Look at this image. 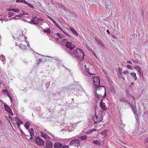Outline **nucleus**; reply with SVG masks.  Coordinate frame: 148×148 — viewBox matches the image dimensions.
I'll list each match as a JSON object with an SVG mask.
<instances>
[{
  "instance_id": "nucleus-1",
  "label": "nucleus",
  "mask_w": 148,
  "mask_h": 148,
  "mask_svg": "<svg viewBox=\"0 0 148 148\" xmlns=\"http://www.w3.org/2000/svg\"><path fill=\"white\" fill-rule=\"evenodd\" d=\"M65 46L67 48L70 49V51H69L66 49L65 50V52L69 53L72 56L73 58L75 57L78 62L81 61L84 59L85 54L81 49H76L72 51V49L74 48L75 46L71 42H66L65 44Z\"/></svg>"
},
{
  "instance_id": "nucleus-2",
  "label": "nucleus",
  "mask_w": 148,
  "mask_h": 148,
  "mask_svg": "<svg viewBox=\"0 0 148 148\" xmlns=\"http://www.w3.org/2000/svg\"><path fill=\"white\" fill-rule=\"evenodd\" d=\"M66 89L68 90V91H80L82 92H85L81 85H79V82H77L74 84V85L67 87Z\"/></svg>"
},
{
  "instance_id": "nucleus-3",
  "label": "nucleus",
  "mask_w": 148,
  "mask_h": 148,
  "mask_svg": "<svg viewBox=\"0 0 148 148\" xmlns=\"http://www.w3.org/2000/svg\"><path fill=\"white\" fill-rule=\"evenodd\" d=\"M95 116L92 117V119L96 123L99 121H101L103 120V116L101 114H99L97 115L96 112V110H95Z\"/></svg>"
},
{
  "instance_id": "nucleus-4",
  "label": "nucleus",
  "mask_w": 148,
  "mask_h": 148,
  "mask_svg": "<svg viewBox=\"0 0 148 148\" xmlns=\"http://www.w3.org/2000/svg\"><path fill=\"white\" fill-rule=\"evenodd\" d=\"M100 89L102 90L103 92L104 91V95H103L101 94H99L97 93H96L95 94V95L98 98L105 97L106 95V88L104 86H101L97 88V90H99Z\"/></svg>"
},
{
  "instance_id": "nucleus-5",
  "label": "nucleus",
  "mask_w": 148,
  "mask_h": 148,
  "mask_svg": "<svg viewBox=\"0 0 148 148\" xmlns=\"http://www.w3.org/2000/svg\"><path fill=\"white\" fill-rule=\"evenodd\" d=\"M81 141V140L78 139H75L71 141L70 145L78 147L79 146H80Z\"/></svg>"
},
{
  "instance_id": "nucleus-6",
  "label": "nucleus",
  "mask_w": 148,
  "mask_h": 148,
  "mask_svg": "<svg viewBox=\"0 0 148 148\" xmlns=\"http://www.w3.org/2000/svg\"><path fill=\"white\" fill-rule=\"evenodd\" d=\"M94 82V85L95 86L99 87L101 86L100 85V78L98 77H95L93 78Z\"/></svg>"
},
{
  "instance_id": "nucleus-7",
  "label": "nucleus",
  "mask_w": 148,
  "mask_h": 148,
  "mask_svg": "<svg viewBox=\"0 0 148 148\" xmlns=\"http://www.w3.org/2000/svg\"><path fill=\"white\" fill-rule=\"evenodd\" d=\"M103 99H102L99 103L101 109L103 111H106L107 109L106 104L103 102Z\"/></svg>"
},
{
  "instance_id": "nucleus-8",
  "label": "nucleus",
  "mask_w": 148,
  "mask_h": 148,
  "mask_svg": "<svg viewBox=\"0 0 148 148\" xmlns=\"http://www.w3.org/2000/svg\"><path fill=\"white\" fill-rule=\"evenodd\" d=\"M4 108L10 114L12 115L13 114L11 109L6 104L4 105Z\"/></svg>"
},
{
  "instance_id": "nucleus-9",
  "label": "nucleus",
  "mask_w": 148,
  "mask_h": 148,
  "mask_svg": "<svg viewBox=\"0 0 148 148\" xmlns=\"http://www.w3.org/2000/svg\"><path fill=\"white\" fill-rule=\"evenodd\" d=\"M45 143V145L47 148H51L53 147V143L49 140H47L46 141Z\"/></svg>"
},
{
  "instance_id": "nucleus-10",
  "label": "nucleus",
  "mask_w": 148,
  "mask_h": 148,
  "mask_svg": "<svg viewBox=\"0 0 148 148\" xmlns=\"http://www.w3.org/2000/svg\"><path fill=\"white\" fill-rule=\"evenodd\" d=\"M36 143L40 146H44L45 145L44 141L41 138L36 140Z\"/></svg>"
},
{
  "instance_id": "nucleus-11",
  "label": "nucleus",
  "mask_w": 148,
  "mask_h": 148,
  "mask_svg": "<svg viewBox=\"0 0 148 148\" xmlns=\"http://www.w3.org/2000/svg\"><path fill=\"white\" fill-rule=\"evenodd\" d=\"M54 148H62V144L59 142H56L54 145Z\"/></svg>"
},
{
  "instance_id": "nucleus-12",
  "label": "nucleus",
  "mask_w": 148,
  "mask_h": 148,
  "mask_svg": "<svg viewBox=\"0 0 148 148\" xmlns=\"http://www.w3.org/2000/svg\"><path fill=\"white\" fill-rule=\"evenodd\" d=\"M134 68L137 70L138 71V72L140 73V75H141V69L140 66H134Z\"/></svg>"
},
{
  "instance_id": "nucleus-13",
  "label": "nucleus",
  "mask_w": 148,
  "mask_h": 148,
  "mask_svg": "<svg viewBox=\"0 0 148 148\" xmlns=\"http://www.w3.org/2000/svg\"><path fill=\"white\" fill-rule=\"evenodd\" d=\"M69 29L73 33L74 35H76L77 36L78 35V34L77 32L74 28L72 27H70Z\"/></svg>"
},
{
  "instance_id": "nucleus-14",
  "label": "nucleus",
  "mask_w": 148,
  "mask_h": 148,
  "mask_svg": "<svg viewBox=\"0 0 148 148\" xmlns=\"http://www.w3.org/2000/svg\"><path fill=\"white\" fill-rule=\"evenodd\" d=\"M0 59L3 62V64L5 63V58L4 55L1 54L0 56Z\"/></svg>"
},
{
  "instance_id": "nucleus-15",
  "label": "nucleus",
  "mask_w": 148,
  "mask_h": 148,
  "mask_svg": "<svg viewBox=\"0 0 148 148\" xmlns=\"http://www.w3.org/2000/svg\"><path fill=\"white\" fill-rule=\"evenodd\" d=\"M134 58L136 59V58H138L139 59V60H140L139 59H141V57L138 54V53L137 52H135V51H134Z\"/></svg>"
},
{
  "instance_id": "nucleus-16",
  "label": "nucleus",
  "mask_w": 148,
  "mask_h": 148,
  "mask_svg": "<svg viewBox=\"0 0 148 148\" xmlns=\"http://www.w3.org/2000/svg\"><path fill=\"white\" fill-rule=\"evenodd\" d=\"M132 62L135 63L139 64L141 60H139V59L136 58V59H133L132 60Z\"/></svg>"
},
{
  "instance_id": "nucleus-17",
  "label": "nucleus",
  "mask_w": 148,
  "mask_h": 148,
  "mask_svg": "<svg viewBox=\"0 0 148 148\" xmlns=\"http://www.w3.org/2000/svg\"><path fill=\"white\" fill-rule=\"evenodd\" d=\"M93 143L95 145H97L98 146H100L101 145L100 142L97 140H94Z\"/></svg>"
},
{
  "instance_id": "nucleus-18",
  "label": "nucleus",
  "mask_w": 148,
  "mask_h": 148,
  "mask_svg": "<svg viewBox=\"0 0 148 148\" xmlns=\"http://www.w3.org/2000/svg\"><path fill=\"white\" fill-rule=\"evenodd\" d=\"M87 136L85 135L80 136L79 138L80 139V140H85L87 139Z\"/></svg>"
},
{
  "instance_id": "nucleus-19",
  "label": "nucleus",
  "mask_w": 148,
  "mask_h": 148,
  "mask_svg": "<svg viewBox=\"0 0 148 148\" xmlns=\"http://www.w3.org/2000/svg\"><path fill=\"white\" fill-rule=\"evenodd\" d=\"M13 103H12L13 105V106L17 107L18 105V101L17 99H14L13 100Z\"/></svg>"
},
{
  "instance_id": "nucleus-20",
  "label": "nucleus",
  "mask_w": 148,
  "mask_h": 148,
  "mask_svg": "<svg viewBox=\"0 0 148 148\" xmlns=\"http://www.w3.org/2000/svg\"><path fill=\"white\" fill-rule=\"evenodd\" d=\"M131 76L134 78V80H136L137 79V77L136 76V74L135 73H131Z\"/></svg>"
},
{
  "instance_id": "nucleus-21",
  "label": "nucleus",
  "mask_w": 148,
  "mask_h": 148,
  "mask_svg": "<svg viewBox=\"0 0 148 148\" xmlns=\"http://www.w3.org/2000/svg\"><path fill=\"white\" fill-rule=\"evenodd\" d=\"M30 125V123L29 122L27 121L26 122L25 125H24V126L26 128L27 130H29V126Z\"/></svg>"
},
{
  "instance_id": "nucleus-22",
  "label": "nucleus",
  "mask_w": 148,
  "mask_h": 148,
  "mask_svg": "<svg viewBox=\"0 0 148 148\" xmlns=\"http://www.w3.org/2000/svg\"><path fill=\"white\" fill-rule=\"evenodd\" d=\"M29 131L30 133V136H34V130L33 128H31L30 129Z\"/></svg>"
},
{
  "instance_id": "nucleus-23",
  "label": "nucleus",
  "mask_w": 148,
  "mask_h": 148,
  "mask_svg": "<svg viewBox=\"0 0 148 148\" xmlns=\"http://www.w3.org/2000/svg\"><path fill=\"white\" fill-rule=\"evenodd\" d=\"M25 4H27L28 6L30 7V8L32 9H34V5H31L30 3H27V1L26 3H25Z\"/></svg>"
},
{
  "instance_id": "nucleus-24",
  "label": "nucleus",
  "mask_w": 148,
  "mask_h": 148,
  "mask_svg": "<svg viewBox=\"0 0 148 148\" xmlns=\"http://www.w3.org/2000/svg\"><path fill=\"white\" fill-rule=\"evenodd\" d=\"M84 68L85 69V70H86V71L89 74H90V75H93L94 74H93V73H90V69L88 68H87L86 67V66H85V65H84Z\"/></svg>"
},
{
  "instance_id": "nucleus-25",
  "label": "nucleus",
  "mask_w": 148,
  "mask_h": 148,
  "mask_svg": "<svg viewBox=\"0 0 148 148\" xmlns=\"http://www.w3.org/2000/svg\"><path fill=\"white\" fill-rule=\"evenodd\" d=\"M16 1L17 2H20L25 4L26 3V1L25 0H16Z\"/></svg>"
},
{
  "instance_id": "nucleus-26",
  "label": "nucleus",
  "mask_w": 148,
  "mask_h": 148,
  "mask_svg": "<svg viewBox=\"0 0 148 148\" xmlns=\"http://www.w3.org/2000/svg\"><path fill=\"white\" fill-rule=\"evenodd\" d=\"M134 38H133V40H132V38H131V40L132 41V42H135V41H136V38L137 37V35L136 34H134Z\"/></svg>"
},
{
  "instance_id": "nucleus-27",
  "label": "nucleus",
  "mask_w": 148,
  "mask_h": 148,
  "mask_svg": "<svg viewBox=\"0 0 148 148\" xmlns=\"http://www.w3.org/2000/svg\"><path fill=\"white\" fill-rule=\"evenodd\" d=\"M14 13L12 12H8V14L9 15L8 18H10L13 16L14 15Z\"/></svg>"
},
{
  "instance_id": "nucleus-28",
  "label": "nucleus",
  "mask_w": 148,
  "mask_h": 148,
  "mask_svg": "<svg viewBox=\"0 0 148 148\" xmlns=\"http://www.w3.org/2000/svg\"><path fill=\"white\" fill-rule=\"evenodd\" d=\"M19 47L21 49H25L26 48V46L22 44L20 45Z\"/></svg>"
},
{
  "instance_id": "nucleus-29",
  "label": "nucleus",
  "mask_w": 148,
  "mask_h": 148,
  "mask_svg": "<svg viewBox=\"0 0 148 148\" xmlns=\"http://www.w3.org/2000/svg\"><path fill=\"white\" fill-rule=\"evenodd\" d=\"M44 138H45V140H49V139H50V138L49 136H48L47 134H46V135H45V137H44Z\"/></svg>"
},
{
  "instance_id": "nucleus-30",
  "label": "nucleus",
  "mask_w": 148,
  "mask_h": 148,
  "mask_svg": "<svg viewBox=\"0 0 148 148\" xmlns=\"http://www.w3.org/2000/svg\"><path fill=\"white\" fill-rule=\"evenodd\" d=\"M67 88L65 89H63V90H62L60 92V94H62V93L63 92H65V91H67L68 92H69V91H68V90H66V89ZM73 91H72L73 92Z\"/></svg>"
},
{
  "instance_id": "nucleus-31",
  "label": "nucleus",
  "mask_w": 148,
  "mask_h": 148,
  "mask_svg": "<svg viewBox=\"0 0 148 148\" xmlns=\"http://www.w3.org/2000/svg\"><path fill=\"white\" fill-rule=\"evenodd\" d=\"M45 86L47 88H48V87L50 85L49 83L48 82L45 83Z\"/></svg>"
},
{
  "instance_id": "nucleus-32",
  "label": "nucleus",
  "mask_w": 148,
  "mask_h": 148,
  "mask_svg": "<svg viewBox=\"0 0 148 148\" xmlns=\"http://www.w3.org/2000/svg\"><path fill=\"white\" fill-rule=\"evenodd\" d=\"M127 95H129L130 96H131L133 98L134 100L135 99V97L133 96H132L131 95V93L129 91H127Z\"/></svg>"
},
{
  "instance_id": "nucleus-33",
  "label": "nucleus",
  "mask_w": 148,
  "mask_h": 148,
  "mask_svg": "<svg viewBox=\"0 0 148 148\" xmlns=\"http://www.w3.org/2000/svg\"><path fill=\"white\" fill-rule=\"evenodd\" d=\"M107 130H104L101 133V134L102 135H105L106 134V133L107 132Z\"/></svg>"
},
{
  "instance_id": "nucleus-34",
  "label": "nucleus",
  "mask_w": 148,
  "mask_h": 148,
  "mask_svg": "<svg viewBox=\"0 0 148 148\" xmlns=\"http://www.w3.org/2000/svg\"><path fill=\"white\" fill-rule=\"evenodd\" d=\"M120 101H121L124 102H127L128 101L125 99H120Z\"/></svg>"
},
{
  "instance_id": "nucleus-35",
  "label": "nucleus",
  "mask_w": 148,
  "mask_h": 148,
  "mask_svg": "<svg viewBox=\"0 0 148 148\" xmlns=\"http://www.w3.org/2000/svg\"><path fill=\"white\" fill-rule=\"evenodd\" d=\"M62 31L65 34L68 35L69 36L71 37V36L69 35V34H68L67 32H66L65 30H62Z\"/></svg>"
},
{
  "instance_id": "nucleus-36",
  "label": "nucleus",
  "mask_w": 148,
  "mask_h": 148,
  "mask_svg": "<svg viewBox=\"0 0 148 148\" xmlns=\"http://www.w3.org/2000/svg\"><path fill=\"white\" fill-rule=\"evenodd\" d=\"M13 11L15 12L18 13L19 12V10L18 9H13Z\"/></svg>"
},
{
  "instance_id": "nucleus-37",
  "label": "nucleus",
  "mask_w": 148,
  "mask_h": 148,
  "mask_svg": "<svg viewBox=\"0 0 148 148\" xmlns=\"http://www.w3.org/2000/svg\"><path fill=\"white\" fill-rule=\"evenodd\" d=\"M23 16V14H21L19 15H17L16 16V17H22Z\"/></svg>"
},
{
  "instance_id": "nucleus-38",
  "label": "nucleus",
  "mask_w": 148,
  "mask_h": 148,
  "mask_svg": "<svg viewBox=\"0 0 148 148\" xmlns=\"http://www.w3.org/2000/svg\"><path fill=\"white\" fill-rule=\"evenodd\" d=\"M111 91L113 93H115L116 91L114 88H111Z\"/></svg>"
},
{
  "instance_id": "nucleus-39",
  "label": "nucleus",
  "mask_w": 148,
  "mask_h": 148,
  "mask_svg": "<svg viewBox=\"0 0 148 148\" xmlns=\"http://www.w3.org/2000/svg\"><path fill=\"white\" fill-rule=\"evenodd\" d=\"M131 106L132 110L136 109V107L134 105H131Z\"/></svg>"
},
{
  "instance_id": "nucleus-40",
  "label": "nucleus",
  "mask_w": 148,
  "mask_h": 148,
  "mask_svg": "<svg viewBox=\"0 0 148 148\" xmlns=\"http://www.w3.org/2000/svg\"><path fill=\"white\" fill-rule=\"evenodd\" d=\"M40 134H41V136L42 137L44 138L45 136V135H46V134H44V133H43V132H41Z\"/></svg>"
},
{
  "instance_id": "nucleus-41",
  "label": "nucleus",
  "mask_w": 148,
  "mask_h": 148,
  "mask_svg": "<svg viewBox=\"0 0 148 148\" xmlns=\"http://www.w3.org/2000/svg\"><path fill=\"white\" fill-rule=\"evenodd\" d=\"M57 35L58 36V37L60 38H62V36L60 33H58L57 34Z\"/></svg>"
},
{
  "instance_id": "nucleus-42",
  "label": "nucleus",
  "mask_w": 148,
  "mask_h": 148,
  "mask_svg": "<svg viewBox=\"0 0 148 148\" xmlns=\"http://www.w3.org/2000/svg\"><path fill=\"white\" fill-rule=\"evenodd\" d=\"M18 121L17 123H19L20 124H23V122L20 119L18 120Z\"/></svg>"
},
{
  "instance_id": "nucleus-43",
  "label": "nucleus",
  "mask_w": 148,
  "mask_h": 148,
  "mask_svg": "<svg viewBox=\"0 0 148 148\" xmlns=\"http://www.w3.org/2000/svg\"><path fill=\"white\" fill-rule=\"evenodd\" d=\"M118 71L119 73L120 74H121L122 73V69L119 68H118Z\"/></svg>"
},
{
  "instance_id": "nucleus-44",
  "label": "nucleus",
  "mask_w": 148,
  "mask_h": 148,
  "mask_svg": "<svg viewBox=\"0 0 148 148\" xmlns=\"http://www.w3.org/2000/svg\"><path fill=\"white\" fill-rule=\"evenodd\" d=\"M132 110L133 111V112L134 113V114H136L137 115V110L136 109H134V110Z\"/></svg>"
},
{
  "instance_id": "nucleus-45",
  "label": "nucleus",
  "mask_w": 148,
  "mask_h": 148,
  "mask_svg": "<svg viewBox=\"0 0 148 148\" xmlns=\"http://www.w3.org/2000/svg\"><path fill=\"white\" fill-rule=\"evenodd\" d=\"M32 18H33V19H38V16H34V15H33L32 16Z\"/></svg>"
},
{
  "instance_id": "nucleus-46",
  "label": "nucleus",
  "mask_w": 148,
  "mask_h": 148,
  "mask_svg": "<svg viewBox=\"0 0 148 148\" xmlns=\"http://www.w3.org/2000/svg\"><path fill=\"white\" fill-rule=\"evenodd\" d=\"M92 133V131L91 130H89L88 132H86V134H89L90 133Z\"/></svg>"
},
{
  "instance_id": "nucleus-47",
  "label": "nucleus",
  "mask_w": 148,
  "mask_h": 148,
  "mask_svg": "<svg viewBox=\"0 0 148 148\" xmlns=\"http://www.w3.org/2000/svg\"><path fill=\"white\" fill-rule=\"evenodd\" d=\"M20 131L22 135H25V134L23 133V132L21 130L20 128Z\"/></svg>"
},
{
  "instance_id": "nucleus-48",
  "label": "nucleus",
  "mask_w": 148,
  "mask_h": 148,
  "mask_svg": "<svg viewBox=\"0 0 148 148\" xmlns=\"http://www.w3.org/2000/svg\"><path fill=\"white\" fill-rule=\"evenodd\" d=\"M35 138L36 139V140L39 139L41 138L38 136H35Z\"/></svg>"
},
{
  "instance_id": "nucleus-49",
  "label": "nucleus",
  "mask_w": 148,
  "mask_h": 148,
  "mask_svg": "<svg viewBox=\"0 0 148 148\" xmlns=\"http://www.w3.org/2000/svg\"><path fill=\"white\" fill-rule=\"evenodd\" d=\"M42 60L41 59H39L38 61L37 64H39L41 62H42Z\"/></svg>"
},
{
  "instance_id": "nucleus-50",
  "label": "nucleus",
  "mask_w": 148,
  "mask_h": 148,
  "mask_svg": "<svg viewBox=\"0 0 148 148\" xmlns=\"http://www.w3.org/2000/svg\"><path fill=\"white\" fill-rule=\"evenodd\" d=\"M5 91H6V93H7V95L9 97H11L10 95V94L7 91L6 89H5Z\"/></svg>"
},
{
  "instance_id": "nucleus-51",
  "label": "nucleus",
  "mask_w": 148,
  "mask_h": 148,
  "mask_svg": "<svg viewBox=\"0 0 148 148\" xmlns=\"http://www.w3.org/2000/svg\"><path fill=\"white\" fill-rule=\"evenodd\" d=\"M50 18V19L52 21V22H53V23L54 24V23H55V22H56V21L53 19H52V18H51V17H49Z\"/></svg>"
},
{
  "instance_id": "nucleus-52",
  "label": "nucleus",
  "mask_w": 148,
  "mask_h": 148,
  "mask_svg": "<svg viewBox=\"0 0 148 148\" xmlns=\"http://www.w3.org/2000/svg\"><path fill=\"white\" fill-rule=\"evenodd\" d=\"M46 32H47L48 33H50L51 31H50L49 29L47 30L46 31Z\"/></svg>"
},
{
  "instance_id": "nucleus-53",
  "label": "nucleus",
  "mask_w": 148,
  "mask_h": 148,
  "mask_svg": "<svg viewBox=\"0 0 148 148\" xmlns=\"http://www.w3.org/2000/svg\"><path fill=\"white\" fill-rule=\"evenodd\" d=\"M13 9L12 8H8V11H13Z\"/></svg>"
},
{
  "instance_id": "nucleus-54",
  "label": "nucleus",
  "mask_w": 148,
  "mask_h": 148,
  "mask_svg": "<svg viewBox=\"0 0 148 148\" xmlns=\"http://www.w3.org/2000/svg\"><path fill=\"white\" fill-rule=\"evenodd\" d=\"M54 24L55 25V26L57 27H59V26L56 23V22H55V23H54Z\"/></svg>"
},
{
  "instance_id": "nucleus-55",
  "label": "nucleus",
  "mask_w": 148,
  "mask_h": 148,
  "mask_svg": "<svg viewBox=\"0 0 148 148\" xmlns=\"http://www.w3.org/2000/svg\"><path fill=\"white\" fill-rule=\"evenodd\" d=\"M31 21H32L30 22V23H32L33 24H35V25L36 24V23H34V21H33L34 20L33 19H32Z\"/></svg>"
},
{
  "instance_id": "nucleus-56",
  "label": "nucleus",
  "mask_w": 148,
  "mask_h": 148,
  "mask_svg": "<svg viewBox=\"0 0 148 148\" xmlns=\"http://www.w3.org/2000/svg\"><path fill=\"white\" fill-rule=\"evenodd\" d=\"M127 67L129 69H131L132 68V67L131 66L129 65H127Z\"/></svg>"
},
{
  "instance_id": "nucleus-57",
  "label": "nucleus",
  "mask_w": 148,
  "mask_h": 148,
  "mask_svg": "<svg viewBox=\"0 0 148 148\" xmlns=\"http://www.w3.org/2000/svg\"><path fill=\"white\" fill-rule=\"evenodd\" d=\"M91 130L92 131V132H95V131H98V130H96V129H95Z\"/></svg>"
},
{
  "instance_id": "nucleus-58",
  "label": "nucleus",
  "mask_w": 148,
  "mask_h": 148,
  "mask_svg": "<svg viewBox=\"0 0 148 148\" xmlns=\"http://www.w3.org/2000/svg\"><path fill=\"white\" fill-rule=\"evenodd\" d=\"M37 19L39 20L40 21H43V19H42V18H40V17H39L38 16V18Z\"/></svg>"
},
{
  "instance_id": "nucleus-59",
  "label": "nucleus",
  "mask_w": 148,
  "mask_h": 148,
  "mask_svg": "<svg viewBox=\"0 0 148 148\" xmlns=\"http://www.w3.org/2000/svg\"><path fill=\"white\" fill-rule=\"evenodd\" d=\"M15 119H16V123L18 121V120L19 119H20L18 117H15Z\"/></svg>"
},
{
  "instance_id": "nucleus-60",
  "label": "nucleus",
  "mask_w": 148,
  "mask_h": 148,
  "mask_svg": "<svg viewBox=\"0 0 148 148\" xmlns=\"http://www.w3.org/2000/svg\"><path fill=\"white\" fill-rule=\"evenodd\" d=\"M23 15H27L28 14V13H25L24 12H23Z\"/></svg>"
},
{
  "instance_id": "nucleus-61",
  "label": "nucleus",
  "mask_w": 148,
  "mask_h": 148,
  "mask_svg": "<svg viewBox=\"0 0 148 148\" xmlns=\"http://www.w3.org/2000/svg\"><path fill=\"white\" fill-rule=\"evenodd\" d=\"M62 148H68V146H64L62 145Z\"/></svg>"
},
{
  "instance_id": "nucleus-62",
  "label": "nucleus",
  "mask_w": 148,
  "mask_h": 148,
  "mask_svg": "<svg viewBox=\"0 0 148 148\" xmlns=\"http://www.w3.org/2000/svg\"><path fill=\"white\" fill-rule=\"evenodd\" d=\"M128 73V71H124L123 73V74H126L127 73Z\"/></svg>"
},
{
  "instance_id": "nucleus-63",
  "label": "nucleus",
  "mask_w": 148,
  "mask_h": 148,
  "mask_svg": "<svg viewBox=\"0 0 148 148\" xmlns=\"http://www.w3.org/2000/svg\"><path fill=\"white\" fill-rule=\"evenodd\" d=\"M9 20H8V19L5 18V19H3L2 21H8Z\"/></svg>"
},
{
  "instance_id": "nucleus-64",
  "label": "nucleus",
  "mask_w": 148,
  "mask_h": 148,
  "mask_svg": "<svg viewBox=\"0 0 148 148\" xmlns=\"http://www.w3.org/2000/svg\"><path fill=\"white\" fill-rule=\"evenodd\" d=\"M100 44L101 46H104V44L102 42H101Z\"/></svg>"
}]
</instances>
